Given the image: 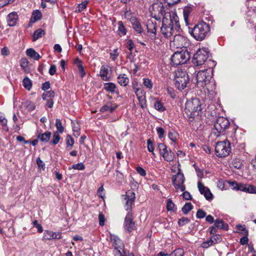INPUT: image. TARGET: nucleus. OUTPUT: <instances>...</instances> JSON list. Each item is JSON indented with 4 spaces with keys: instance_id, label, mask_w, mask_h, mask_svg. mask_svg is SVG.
<instances>
[{
    "instance_id": "obj_15",
    "label": "nucleus",
    "mask_w": 256,
    "mask_h": 256,
    "mask_svg": "<svg viewBox=\"0 0 256 256\" xmlns=\"http://www.w3.org/2000/svg\"><path fill=\"white\" fill-rule=\"evenodd\" d=\"M198 186L200 193L204 195L206 200H210L212 199V194L208 188L206 187L200 182H198Z\"/></svg>"
},
{
    "instance_id": "obj_14",
    "label": "nucleus",
    "mask_w": 256,
    "mask_h": 256,
    "mask_svg": "<svg viewBox=\"0 0 256 256\" xmlns=\"http://www.w3.org/2000/svg\"><path fill=\"white\" fill-rule=\"evenodd\" d=\"M173 40L171 41V43L176 46L177 48L184 47L186 40L185 37L180 35V32L176 33L173 36Z\"/></svg>"
},
{
    "instance_id": "obj_48",
    "label": "nucleus",
    "mask_w": 256,
    "mask_h": 256,
    "mask_svg": "<svg viewBox=\"0 0 256 256\" xmlns=\"http://www.w3.org/2000/svg\"><path fill=\"white\" fill-rule=\"evenodd\" d=\"M156 130L160 138H162L164 136L165 131L162 128L157 127Z\"/></svg>"
},
{
    "instance_id": "obj_7",
    "label": "nucleus",
    "mask_w": 256,
    "mask_h": 256,
    "mask_svg": "<svg viewBox=\"0 0 256 256\" xmlns=\"http://www.w3.org/2000/svg\"><path fill=\"white\" fill-rule=\"evenodd\" d=\"M212 70L210 68L200 70L196 75V84L198 87L204 88L207 82L212 78Z\"/></svg>"
},
{
    "instance_id": "obj_20",
    "label": "nucleus",
    "mask_w": 256,
    "mask_h": 256,
    "mask_svg": "<svg viewBox=\"0 0 256 256\" xmlns=\"http://www.w3.org/2000/svg\"><path fill=\"white\" fill-rule=\"evenodd\" d=\"M51 135V132L48 131H47L44 133L40 132L38 134L37 138L42 142H47L50 140Z\"/></svg>"
},
{
    "instance_id": "obj_1",
    "label": "nucleus",
    "mask_w": 256,
    "mask_h": 256,
    "mask_svg": "<svg viewBox=\"0 0 256 256\" xmlns=\"http://www.w3.org/2000/svg\"><path fill=\"white\" fill-rule=\"evenodd\" d=\"M180 26L179 18L175 11L166 13L162 18L160 33L164 37L167 38H172L174 34L180 32Z\"/></svg>"
},
{
    "instance_id": "obj_38",
    "label": "nucleus",
    "mask_w": 256,
    "mask_h": 256,
    "mask_svg": "<svg viewBox=\"0 0 256 256\" xmlns=\"http://www.w3.org/2000/svg\"><path fill=\"white\" fill-rule=\"evenodd\" d=\"M72 124L74 132L76 133V134H74V136L77 137L80 135V126L78 123L72 122Z\"/></svg>"
},
{
    "instance_id": "obj_39",
    "label": "nucleus",
    "mask_w": 256,
    "mask_h": 256,
    "mask_svg": "<svg viewBox=\"0 0 256 256\" xmlns=\"http://www.w3.org/2000/svg\"><path fill=\"white\" fill-rule=\"evenodd\" d=\"M158 148L159 150L160 154L162 156L164 154L167 150H168L166 146L163 143L158 144Z\"/></svg>"
},
{
    "instance_id": "obj_23",
    "label": "nucleus",
    "mask_w": 256,
    "mask_h": 256,
    "mask_svg": "<svg viewBox=\"0 0 256 256\" xmlns=\"http://www.w3.org/2000/svg\"><path fill=\"white\" fill-rule=\"evenodd\" d=\"M42 17V12L39 10H34L32 15L30 22L34 23L41 19Z\"/></svg>"
},
{
    "instance_id": "obj_46",
    "label": "nucleus",
    "mask_w": 256,
    "mask_h": 256,
    "mask_svg": "<svg viewBox=\"0 0 256 256\" xmlns=\"http://www.w3.org/2000/svg\"><path fill=\"white\" fill-rule=\"evenodd\" d=\"M54 92L53 90L46 92L42 94V99L46 100V97H49L50 98H54Z\"/></svg>"
},
{
    "instance_id": "obj_32",
    "label": "nucleus",
    "mask_w": 256,
    "mask_h": 256,
    "mask_svg": "<svg viewBox=\"0 0 256 256\" xmlns=\"http://www.w3.org/2000/svg\"><path fill=\"white\" fill-rule=\"evenodd\" d=\"M154 106L156 110H157L162 112L166 110V108L164 106V104L160 100H156L154 102Z\"/></svg>"
},
{
    "instance_id": "obj_55",
    "label": "nucleus",
    "mask_w": 256,
    "mask_h": 256,
    "mask_svg": "<svg viewBox=\"0 0 256 256\" xmlns=\"http://www.w3.org/2000/svg\"><path fill=\"white\" fill-rule=\"evenodd\" d=\"M175 204L170 199L167 200L166 208L168 210H172L174 208Z\"/></svg>"
},
{
    "instance_id": "obj_44",
    "label": "nucleus",
    "mask_w": 256,
    "mask_h": 256,
    "mask_svg": "<svg viewBox=\"0 0 256 256\" xmlns=\"http://www.w3.org/2000/svg\"><path fill=\"white\" fill-rule=\"evenodd\" d=\"M172 256H184V250L182 248L176 249L171 252Z\"/></svg>"
},
{
    "instance_id": "obj_3",
    "label": "nucleus",
    "mask_w": 256,
    "mask_h": 256,
    "mask_svg": "<svg viewBox=\"0 0 256 256\" xmlns=\"http://www.w3.org/2000/svg\"><path fill=\"white\" fill-rule=\"evenodd\" d=\"M188 32L197 40H202L209 35L210 26L204 22L196 24L193 28H188Z\"/></svg>"
},
{
    "instance_id": "obj_51",
    "label": "nucleus",
    "mask_w": 256,
    "mask_h": 256,
    "mask_svg": "<svg viewBox=\"0 0 256 256\" xmlns=\"http://www.w3.org/2000/svg\"><path fill=\"white\" fill-rule=\"evenodd\" d=\"M134 46L135 45L132 40H128L126 47L130 52H132Z\"/></svg>"
},
{
    "instance_id": "obj_26",
    "label": "nucleus",
    "mask_w": 256,
    "mask_h": 256,
    "mask_svg": "<svg viewBox=\"0 0 256 256\" xmlns=\"http://www.w3.org/2000/svg\"><path fill=\"white\" fill-rule=\"evenodd\" d=\"M118 34L120 36H124L126 34V30L122 21L118 22Z\"/></svg>"
},
{
    "instance_id": "obj_9",
    "label": "nucleus",
    "mask_w": 256,
    "mask_h": 256,
    "mask_svg": "<svg viewBox=\"0 0 256 256\" xmlns=\"http://www.w3.org/2000/svg\"><path fill=\"white\" fill-rule=\"evenodd\" d=\"M175 86L180 90H183L186 88L189 82V78L186 72L178 71L176 74Z\"/></svg>"
},
{
    "instance_id": "obj_24",
    "label": "nucleus",
    "mask_w": 256,
    "mask_h": 256,
    "mask_svg": "<svg viewBox=\"0 0 256 256\" xmlns=\"http://www.w3.org/2000/svg\"><path fill=\"white\" fill-rule=\"evenodd\" d=\"M26 54L28 56L34 58L36 60H38L40 58V54L32 48L28 49L26 50Z\"/></svg>"
},
{
    "instance_id": "obj_6",
    "label": "nucleus",
    "mask_w": 256,
    "mask_h": 256,
    "mask_svg": "<svg viewBox=\"0 0 256 256\" xmlns=\"http://www.w3.org/2000/svg\"><path fill=\"white\" fill-rule=\"evenodd\" d=\"M150 11L152 16L156 20H160L162 17L163 18L166 13H170L172 12V11L170 12L168 8H165L161 2L153 4L150 8Z\"/></svg>"
},
{
    "instance_id": "obj_29",
    "label": "nucleus",
    "mask_w": 256,
    "mask_h": 256,
    "mask_svg": "<svg viewBox=\"0 0 256 256\" xmlns=\"http://www.w3.org/2000/svg\"><path fill=\"white\" fill-rule=\"evenodd\" d=\"M192 11V8L190 6H186L184 8L183 14L184 21L186 24H188V16Z\"/></svg>"
},
{
    "instance_id": "obj_16",
    "label": "nucleus",
    "mask_w": 256,
    "mask_h": 256,
    "mask_svg": "<svg viewBox=\"0 0 256 256\" xmlns=\"http://www.w3.org/2000/svg\"><path fill=\"white\" fill-rule=\"evenodd\" d=\"M110 71V68L108 66L103 65L101 66L100 72V76L103 80H110L111 76Z\"/></svg>"
},
{
    "instance_id": "obj_49",
    "label": "nucleus",
    "mask_w": 256,
    "mask_h": 256,
    "mask_svg": "<svg viewBox=\"0 0 256 256\" xmlns=\"http://www.w3.org/2000/svg\"><path fill=\"white\" fill-rule=\"evenodd\" d=\"M139 102V104L142 108H144L146 107V96L138 98Z\"/></svg>"
},
{
    "instance_id": "obj_34",
    "label": "nucleus",
    "mask_w": 256,
    "mask_h": 256,
    "mask_svg": "<svg viewBox=\"0 0 256 256\" xmlns=\"http://www.w3.org/2000/svg\"><path fill=\"white\" fill-rule=\"evenodd\" d=\"M22 83L23 86L25 88L28 90H30L31 89L32 86V82L30 78H28L27 77L24 78L23 80Z\"/></svg>"
},
{
    "instance_id": "obj_17",
    "label": "nucleus",
    "mask_w": 256,
    "mask_h": 256,
    "mask_svg": "<svg viewBox=\"0 0 256 256\" xmlns=\"http://www.w3.org/2000/svg\"><path fill=\"white\" fill-rule=\"evenodd\" d=\"M130 22L134 30L138 34H142L143 32V30L139 21L135 17H130Z\"/></svg>"
},
{
    "instance_id": "obj_58",
    "label": "nucleus",
    "mask_w": 256,
    "mask_h": 256,
    "mask_svg": "<svg viewBox=\"0 0 256 256\" xmlns=\"http://www.w3.org/2000/svg\"><path fill=\"white\" fill-rule=\"evenodd\" d=\"M247 188V192L250 194H256V186H254L248 184Z\"/></svg>"
},
{
    "instance_id": "obj_35",
    "label": "nucleus",
    "mask_w": 256,
    "mask_h": 256,
    "mask_svg": "<svg viewBox=\"0 0 256 256\" xmlns=\"http://www.w3.org/2000/svg\"><path fill=\"white\" fill-rule=\"evenodd\" d=\"M134 92L138 98L146 96V93L141 88H134Z\"/></svg>"
},
{
    "instance_id": "obj_21",
    "label": "nucleus",
    "mask_w": 256,
    "mask_h": 256,
    "mask_svg": "<svg viewBox=\"0 0 256 256\" xmlns=\"http://www.w3.org/2000/svg\"><path fill=\"white\" fill-rule=\"evenodd\" d=\"M118 82L121 86H126L129 83V78L126 74H120L118 76Z\"/></svg>"
},
{
    "instance_id": "obj_2",
    "label": "nucleus",
    "mask_w": 256,
    "mask_h": 256,
    "mask_svg": "<svg viewBox=\"0 0 256 256\" xmlns=\"http://www.w3.org/2000/svg\"><path fill=\"white\" fill-rule=\"evenodd\" d=\"M136 196L134 192L128 190L126 192L125 196L124 208L128 213L125 217L124 222V228L128 232H130L135 230L136 228V224L134 221L133 214L132 212V205L135 200Z\"/></svg>"
},
{
    "instance_id": "obj_36",
    "label": "nucleus",
    "mask_w": 256,
    "mask_h": 256,
    "mask_svg": "<svg viewBox=\"0 0 256 256\" xmlns=\"http://www.w3.org/2000/svg\"><path fill=\"white\" fill-rule=\"evenodd\" d=\"M193 208L190 202L186 203L182 208V212L184 214H188Z\"/></svg>"
},
{
    "instance_id": "obj_63",
    "label": "nucleus",
    "mask_w": 256,
    "mask_h": 256,
    "mask_svg": "<svg viewBox=\"0 0 256 256\" xmlns=\"http://www.w3.org/2000/svg\"><path fill=\"white\" fill-rule=\"evenodd\" d=\"M36 164L40 168H42V170H44V168H45V164L43 162V161H42L40 158H38L37 159H36Z\"/></svg>"
},
{
    "instance_id": "obj_61",
    "label": "nucleus",
    "mask_w": 256,
    "mask_h": 256,
    "mask_svg": "<svg viewBox=\"0 0 256 256\" xmlns=\"http://www.w3.org/2000/svg\"><path fill=\"white\" fill-rule=\"evenodd\" d=\"M26 104V107L28 110H33L36 108L35 104L33 102H28Z\"/></svg>"
},
{
    "instance_id": "obj_52",
    "label": "nucleus",
    "mask_w": 256,
    "mask_h": 256,
    "mask_svg": "<svg viewBox=\"0 0 256 256\" xmlns=\"http://www.w3.org/2000/svg\"><path fill=\"white\" fill-rule=\"evenodd\" d=\"M214 244V242L212 240H211V238L209 240H206L204 242H203L201 246L203 248H208L210 246H212Z\"/></svg>"
},
{
    "instance_id": "obj_53",
    "label": "nucleus",
    "mask_w": 256,
    "mask_h": 256,
    "mask_svg": "<svg viewBox=\"0 0 256 256\" xmlns=\"http://www.w3.org/2000/svg\"><path fill=\"white\" fill-rule=\"evenodd\" d=\"M210 238L214 242V244L220 242L222 240L221 236L218 234L212 236Z\"/></svg>"
},
{
    "instance_id": "obj_45",
    "label": "nucleus",
    "mask_w": 256,
    "mask_h": 256,
    "mask_svg": "<svg viewBox=\"0 0 256 256\" xmlns=\"http://www.w3.org/2000/svg\"><path fill=\"white\" fill-rule=\"evenodd\" d=\"M60 136L58 132H54L53 135V140L51 142L54 144H58L60 140Z\"/></svg>"
},
{
    "instance_id": "obj_31",
    "label": "nucleus",
    "mask_w": 256,
    "mask_h": 256,
    "mask_svg": "<svg viewBox=\"0 0 256 256\" xmlns=\"http://www.w3.org/2000/svg\"><path fill=\"white\" fill-rule=\"evenodd\" d=\"M110 240L116 248L120 246L121 244V240L115 235H110Z\"/></svg>"
},
{
    "instance_id": "obj_27",
    "label": "nucleus",
    "mask_w": 256,
    "mask_h": 256,
    "mask_svg": "<svg viewBox=\"0 0 256 256\" xmlns=\"http://www.w3.org/2000/svg\"><path fill=\"white\" fill-rule=\"evenodd\" d=\"M44 31L42 28H38L35 30L33 34L32 40L36 41L39 38H40L44 34Z\"/></svg>"
},
{
    "instance_id": "obj_19",
    "label": "nucleus",
    "mask_w": 256,
    "mask_h": 256,
    "mask_svg": "<svg viewBox=\"0 0 256 256\" xmlns=\"http://www.w3.org/2000/svg\"><path fill=\"white\" fill-rule=\"evenodd\" d=\"M204 88H206L208 92L212 95V97L216 94V84L214 80L212 78L210 80V82H207L206 86H204Z\"/></svg>"
},
{
    "instance_id": "obj_4",
    "label": "nucleus",
    "mask_w": 256,
    "mask_h": 256,
    "mask_svg": "<svg viewBox=\"0 0 256 256\" xmlns=\"http://www.w3.org/2000/svg\"><path fill=\"white\" fill-rule=\"evenodd\" d=\"M202 110L201 102L198 98H192L186 102L184 112L190 121H192L191 118L198 116Z\"/></svg>"
},
{
    "instance_id": "obj_54",
    "label": "nucleus",
    "mask_w": 256,
    "mask_h": 256,
    "mask_svg": "<svg viewBox=\"0 0 256 256\" xmlns=\"http://www.w3.org/2000/svg\"><path fill=\"white\" fill-rule=\"evenodd\" d=\"M190 221V220L188 218L183 217L178 220V224L180 226H183L186 224L188 223Z\"/></svg>"
},
{
    "instance_id": "obj_10",
    "label": "nucleus",
    "mask_w": 256,
    "mask_h": 256,
    "mask_svg": "<svg viewBox=\"0 0 256 256\" xmlns=\"http://www.w3.org/2000/svg\"><path fill=\"white\" fill-rule=\"evenodd\" d=\"M208 54L209 51L207 48L198 49L194 54V64L197 66L204 64L209 56Z\"/></svg>"
},
{
    "instance_id": "obj_64",
    "label": "nucleus",
    "mask_w": 256,
    "mask_h": 256,
    "mask_svg": "<svg viewBox=\"0 0 256 256\" xmlns=\"http://www.w3.org/2000/svg\"><path fill=\"white\" fill-rule=\"evenodd\" d=\"M136 170L138 172V173L142 176H144L146 175V170L142 167L138 166L136 168Z\"/></svg>"
},
{
    "instance_id": "obj_8",
    "label": "nucleus",
    "mask_w": 256,
    "mask_h": 256,
    "mask_svg": "<svg viewBox=\"0 0 256 256\" xmlns=\"http://www.w3.org/2000/svg\"><path fill=\"white\" fill-rule=\"evenodd\" d=\"M230 144L228 141L224 140L216 142L215 154L218 157H226L230 154Z\"/></svg>"
},
{
    "instance_id": "obj_33",
    "label": "nucleus",
    "mask_w": 256,
    "mask_h": 256,
    "mask_svg": "<svg viewBox=\"0 0 256 256\" xmlns=\"http://www.w3.org/2000/svg\"><path fill=\"white\" fill-rule=\"evenodd\" d=\"M169 138L174 143L176 142L177 138L178 136V132L174 130H170L168 134Z\"/></svg>"
},
{
    "instance_id": "obj_18",
    "label": "nucleus",
    "mask_w": 256,
    "mask_h": 256,
    "mask_svg": "<svg viewBox=\"0 0 256 256\" xmlns=\"http://www.w3.org/2000/svg\"><path fill=\"white\" fill-rule=\"evenodd\" d=\"M18 15L16 12H12L9 14L6 18L8 24L10 26H16L18 20Z\"/></svg>"
},
{
    "instance_id": "obj_22",
    "label": "nucleus",
    "mask_w": 256,
    "mask_h": 256,
    "mask_svg": "<svg viewBox=\"0 0 256 256\" xmlns=\"http://www.w3.org/2000/svg\"><path fill=\"white\" fill-rule=\"evenodd\" d=\"M104 89L110 93L118 92L116 86L113 82H108L104 84Z\"/></svg>"
},
{
    "instance_id": "obj_60",
    "label": "nucleus",
    "mask_w": 256,
    "mask_h": 256,
    "mask_svg": "<svg viewBox=\"0 0 256 256\" xmlns=\"http://www.w3.org/2000/svg\"><path fill=\"white\" fill-rule=\"evenodd\" d=\"M147 145L148 150L150 152H153L154 150V146H153L152 141L150 139L148 140Z\"/></svg>"
},
{
    "instance_id": "obj_59",
    "label": "nucleus",
    "mask_w": 256,
    "mask_h": 256,
    "mask_svg": "<svg viewBox=\"0 0 256 256\" xmlns=\"http://www.w3.org/2000/svg\"><path fill=\"white\" fill-rule=\"evenodd\" d=\"M248 185V184H245L240 183L238 184V187H237V190L244 192H247Z\"/></svg>"
},
{
    "instance_id": "obj_41",
    "label": "nucleus",
    "mask_w": 256,
    "mask_h": 256,
    "mask_svg": "<svg viewBox=\"0 0 256 256\" xmlns=\"http://www.w3.org/2000/svg\"><path fill=\"white\" fill-rule=\"evenodd\" d=\"M143 84L149 90H151L152 88L153 84L152 81L149 78H144L143 79Z\"/></svg>"
},
{
    "instance_id": "obj_37",
    "label": "nucleus",
    "mask_w": 256,
    "mask_h": 256,
    "mask_svg": "<svg viewBox=\"0 0 256 256\" xmlns=\"http://www.w3.org/2000/svg\"><path fill=\"white\" fill-rule=\"evenodd\" d=\"M116 106H109L108 105H104L102 106L100 110V111L102 112H106L107 111H109L110 112H112L116 110Z\"/></svg>"
},
{
    "instance_id": "obj_40",
    "label": "nucleus",
    "mask_w": 256,
    "mask_h": 256,
    "mask_svg": "<svg viewBox=\"0 0 256 256\" xmlns=\"http://www.w3.org/2000/svg\"><path fill=\"white\" fill-rule=\"evenodd\" d=\"M56 126L59 133L62 134L64 132V128L62 126V123L60 119L56 120Z\"/></svg>"
},
{
    "instance_id": "obj_11",
    "label": "nucleus",
    "mask_w": 256,
    "mask_h": 256,
    "mask_svg": "<svg viewBox=\"0 0 256 256\" xmlns=\"http://www.w3.org/2000/svg\"><path fill=\"white\" fill-rule=\"evenodd\" d=\"M172 181L173 186L176 190H180L181 192L185 190L186 187L184 184L185 178L180 168H178V173L172 176Z\"/></svg>"
},
{
    "instance_id": "obj_50",
    "label": "nucleus",
    "mask_w": 256,
    "mask_h": 256,
    "mask_svg": "<svg viewBox=\"0 0 256 256\" xmlns=\"http://www.w3.org/2000/svg\"><path fill=\"white\" fill-rule=\"evenodd\" d=\"M237 230L241 232L242 234L244 235H248V232L246 230V227L244 226H242L240 224H238L236 226Z\"/></svg>"
},
{
    "instance_id": "obj_25",
    "label": "nucleus",
    "mask_w": 256,
    "mask_h": 256,
    "mask_svg": "<svg viewBox=\"0 0 256 256\" xmlns=\"http://www.w3.org/2000/svg\"><path fill=\"white\" fill-rule=\"evenodd\" d=\"M66 150H70L72 148L73 145L74 144V139L70 135L68 134L66 136Z\"/></svg>"
},
{
    "instance_id": "obj_28",
    "label": "nucleus",
    "mask_w": 256,
    "mask_h": 256,
    "mask_svg": "<svg viewBox=\"0 0 256 256\" xmlns=\"http://www.w3.org/2000/svg\"><path fill=\"white\" fill-rule=\"evenodd\" d=\"M214 226L217 228L225 230H228V224H224L222 220L220 219L216 220L214 222Z\"/></svg>"
},
{
    "instance_id": "obj_47",
    "label": "nucleus",
    "mask_w": 256,
    "mask_h": 256,
    "mask_svg": "<svg viewBox=\"0 0 256 256\" xmlns=\"http://www.w3.org/2000/svg\"><path fill=\"white\" fill-rule=\"evenodd\" d=\"M54 232L50 231H45L44 234V238L46 240L53 239Z\"/></svg>"
},
{
    "instance_id": "obj_30",
    "label": "nucleus",
    "mask_w": 256,
    "mask_h": 256,
    "mask_svg": "<svg viewBox=\"0 0 256 256\" xmlns=\"http://www.w3.org/2000/svg\"><path fill=\"white\" fill-rule=\"evenodd\" d=\"M162 156L164 158V160H166L167 162H172L174 159V154L171 150H167V152H166V153H164V154Z\"/></svg>"
},
{
    "instance_id": "obj_13",
    "label": "nucleus",
    "mask_w": 256,
    "mask_h": 256,
    "mask_svg": "<svg viewBox=\"0 0 256 256\" xmlns=\"http://www.w3.org/2000/svg\"><path fill=\"white\" fill-rule=\"evenodd\" d=\"M146 26L148 37L152 40H155L156 38V21L148 20L146 22Z\"/></svg>"
},
{
    "instance_id": "obj_12",
    "label": "nucleus",
    "mask_w": 256,
    "mask_h": 256,
    "mask_svg": "<svg viewBox=\"0 0 256 256\" xmlns=\"http://www.w3.org/2000/svg\"><path fill=\"white\" fill-rule=\"evenodd\" d=\"M228 119L224 117H219L214 123V127L218 133L223 132L229 126Z\"/></svg>"
},
{
    "instance_id": "obj_57",
    "label": "nucleus",
    "mask_w": 256,
    "mask_h": 256,
    "mask_svg": "<svg viewBox=\"0 0 256 256\" xmlns=\"http://www.w3.org/2000/svg\"><path fill=\"white\" fill-rule=\"evenodd\" d=\"M32 224L34 226L37 228L38 232L41 233L43 231V228L41 224H39L37 220H35L32 222Z\"/></svg>"
},
{
    "instance_id": "obj_43",
    "label": "nucleus",
    "mask_w": 256,
    "mask_h": 256,
    "mask_svg": "<svg viewBox=\"0 0 256 256\" xmlns=\"http://www.w3.org/2000/svg\"><path fill=\"white\" fill-rule=\"evenodd\" d=\"M87 4V2H84L80 4L76 8V12H80L82 11L84 9H85L86 8Z\"/></svg>"
},
{
    "instance_id": "obj_5",
    "label": "nucleus",
    "mask_w": 256,
    "mask_h": 256,
    "mask_svg": "<svg viewBox=\"0 0 256 256\" xmlns=\"http://www.w3.org/2000/svg\"><path fill=\"white\" fill-rule=\"evenodd\" d=\"M190 52L184 48L181 51L175 52L171 58V60L174 66L186 64L190 58Z\"/></svg>"
},
{
    "instance_id": "obj_56",
    "label": "nucleus",
    "mask_w": 256,
    "mask_h": 256,
    "mask_svg": "<svg viewBox=\"0 0 256 256\" xmlns=\"http://www.w3.org/2000/svg\"><path fill=\"white\" fill-rule=\"evenodd\" d=\"M206 216V212L200 209L196 212V216L198 218H203Z\"/></svg>"
},
{
    "instance_id": "obj_62",
    "label": "nucleus",
    "mask_w": 256,
    "mask_h": 256,
    "mask_svg": "<svg viewBox=\"0 0 256 256\" xmlns=\"http://www.w3.org/2000/svg\"><path fill=\"white\" fill-rule=\"evenodd\" d=\"M80 76L84 78L86 76V72L82 65H79L78 67Z\"/></svg>"
},
{
    "instance_id": "obj_42",
    "label": "nucleus",
    "mask_w": 256,
    "mask_h": 256,
    "mask_svg": "<svg viewBox=\"0 0 256 256\" xmlns=\"http://www.w3.org/2000/svg\"><path fill=\"white\" fill-rule=\"evenodd\" d=\"M85 168L84 165L82 163H78L77 164H73L71 167L68 168V170H70L72 168L78 170H84Z\"/></svg>"
}]
</instances>
